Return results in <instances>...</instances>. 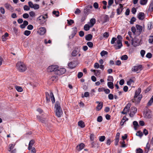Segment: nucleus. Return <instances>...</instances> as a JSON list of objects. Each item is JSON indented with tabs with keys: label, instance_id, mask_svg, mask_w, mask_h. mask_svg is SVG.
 Wrapping results in <instances>:
<instances>
[{
	"label": "nucleus",
	"instance_id": "nucleus-10",
	"mask_svg": "<svg viewBox=\"0 0 153 153\" xmlns=\"http://www.w3.org/2000/svg\"><path fill=\"white\" fill-rule=\"evenodd\" d=\"M142 65H140L137 66H134L132 68V71L134 72H137L138 71H141L142 70Z\"/></svg>",
	"mask_w": 153,
	"mask_h": 153
},
{
	"label": "nucleus",
	"instance_id": "nucleus-27",
	"mask_svg": "<svg viewBox=\"0 0 153 153\" xmlns=\"http://www.w3.org/2000/svg\"><path fill=\"white\" fill-rule=\"evenodd\" d=\"M148 10L149 11L151 12L153 10V0L152 1L150 5Z\"/></svg>",
	"mask_w": 153,
	"mask_h": 153
},
{
	"label": "nucleus",
	"instance_id": "nucleus-52",
	"mask_svg": "<svg viewBox=\"0 0 153 153\" xmlns=\"http://www.w3.org/2000/svg\"><path fill=\"white\" fill-rule=\"evenodd\" d=\"M83 75V74L82 72H79L77 74V77L79 79L81 78Z\"/></svg>",
	"mask_w": 153,
	"mask_h": 153
},
{
	"label": "nucleus",
	"instance_id": "nucleus-42",
	"mask_svg": "<svg viewBox=\"0 0 153 153\" xmlns=\"http://www.w3.org/2000/svg\"><path fill=\"white\" fill-rule=\"evenodd\" d=\"M87 45L90 48H92L93 47V43L91 42H89L87 43Z\"/></svg>",
	"mask_w": 153,
	"mask_h": 153
},
{
	"label": "nucleus",
	"instance_id": "nucleus-51",
	"mask_svg": "<svg viewBox=\"0 0 153 153\" xmlns=\"http://www.w3.org/2000/svg\"><path fill=\"white\" fill-rule=\"evenodd\" d=\"M143 150L140 148L137 149H136V153H143Z\"/></svg>",
	"mask_w": 153,
	"mask_h": 153
},
{
	"label": "nucleus",
	"instance_id": "nucleus-41",
	"mask_svg": "<svg viewBox=\"0 0 153 153\" xmlns=\"http://www.w3.org/2000/svg\"><path fill=\"white\" fill-rule=\"evenodd\" d=\"M39 4H34L33 5V8L35 10H37L39 9Z\"/></svg>",
	"mask_w": 153,
	"mask_h": 153
},
{
	"label": "nucleus",
	"instance_id": "nucleus-7",
	"mask_svg": "<svg viewBox=\"0 0 153 153\" xmlns=\"http://www.w3.org/2000/svg\"><path fill=\"white\" fill-rule=\"evenodd\" d=\"M66 71V70L65 68H59L58 67V68L55 72V74L59 76L62 75L64 74Z\"/></svg>",
	"mask_w": 153,
	"mask_h": 153
},
{
	"label": "nucleus",
	"instance_id": "nucleus-23",
	"mask_svg": "<svg viewBox=\"0 0 153 153\" xmlns=\"http://www.w3.org/2000/svg\"><path fill=\"white\" fill-rule=\"evenodd\" d=\"M78 125L79 126L82 128L84 127L85 126L84 123L82 120H80L78 122Z\"/></svg>",
	"mask_w": 153,
	"mask_h": 153
},
{
	"label": "nucleus",
	"instance_id": "nucleus-31",
	"mask_svg": "<svg viewBox=\"0 0 153 153\" xmlns=\"http://www.w3.org/2000/svg\"><path fill=\"white\" fill-rule=\"evenodd\" d=\"M90 28V27L89 25L88 24L85 25L84 27V29L86 31L88 30Z\"/></svg>",
	"mask_w": 153,
	"mask_h": 153
},
{
	"label": "nucleus",
	"instance_id": "nucleus-49",
	"mask_svg": "<svg viewBox=\"0 0 153 153\" xmlns=\"http://www.w3.org/2000/svg\"><path fill=\"white\" fill-rule=\"evenodd\" d=\"M134 82V80L132 79H129V81H128L127 82V85H131V84L132 83Z\"/></svg>",
	"mask_w": 153,
	"mask_h": 153
},
{
	"label": "nucleus",
	"instance_id": "nucleus-60",
	"mask_svg": "<svg viewBox=\"0 0 153 153\" xmlns=\"http://www.w3.org/2000/svg\"><path fill=\"white\" fill-rule=\"evenodd\" d=\"M24 9L25 10L28 11L30 10V8L29 6L25 5L24 7Z\"/></svg>",
	"mask_w": 153,
	"mask_h": 153
},
{
	"label": "nucleus",
	"instance_id": "nucleus-18",
	"mask_svg": "<svg viewBox=\"0 0 153 153\" xmlns=\"http://www.w3.org/2000/svg\"><path fill=\"white\" fill-rule=\"evenodd\" d=\"M69 68L71 69H73L76 67V65L74 62H71L68 64Z\"/></svg>",
	"mask_w": 153,
	"mask_h": 153
},
{
	"label": "nucleus",
	"instance_id": "nucleus-21",
	"mask_svg": "<svg viewBox=\"0 0 153 153\" xmlns=\"http://www.w3.org/2000/svg\"><path fill=\"white\" fill-rule=\"evenodd\" d=\"M150 148V145L149 143H148L146 145V146L145 148V150L144 151L145 153H147L149 151V150Z\"/></svg>",
	"mask_w": 153,
	"mask_h": 153
},
{
	"label": "nucleus",
	"instance_id": "nucleus-9",
	"mask_svg": "<svg viewBox=\"0 0 153 153\" xmlns=\"http://www.w3.org/2000/svg\"><path fill=\"white\" fill-rule=\"evenodd\" d=\"M131 106V104L129 103H128L125 107L123 111L122 112V113L123 114H126L127 112L129 111Z\"/></svg>",
	"mask_w": 153,
	"mask_h": 153
},
{
	"label": "nucleus",
	"instance_id": "nucleus-36",
	"mask_svg": "<svg viewBox=\"0 0 153 153\" xmlns=\"http://www.w3.org/2000/svg\"><path fill=\"white\" fill-rule=\"evenodd\" d=\"M128 58L127 56L126 55H123L121 57V59L122 60H126Z\"/></svg>",
	"mask_w": 153,
	"mask_h": 153
},
{
	"label": "nucleus",
	"instance_id": "nucleus-4",
	"mask_svg": "<svg viewBox=\"0 0 153 153\" xmlns=\"http://www.w3.org/2000/svg\"><path fill=\"white\" fill-rule=\"evenodd\" d=\"M117 42L118 45H115L114 46L115 49L116 50L120 49L123 46L122 43V40L123 38L122 36L120 35H118L117 37Z\"/></svg>",
	"mask_w": 153,
	"mask_h": 153
},
{
	"label": "nucleus",
	"instance_id": "nucleus-29",
	"mask_svg": "<svg viewBox=\"0 0 153 153\" xmlns=\"http://www.w3.org/2000/svg\"><path fill=\"white\" fill-rule=\"evenodd\" d=\"M133 123L134 126V129L135 130L137 129V127L139 126V125L138 124L137 122L136 121H134L133 122Z\"/></svg>",
	"mask_w": 153,
	"mask_h": 153
},
{
	"label": "nucleus",
	"instance_id": "nucleus-39",
	"mask_svg": "<svg viewBox=\"0 0 153 153\" xmlns=\"http://www.w3.org/2000/svg\"><path fill=\"white\" fill-rule=\"evenodd\" d=\"M59 12L58 11H55V10H54L53 12V14L54 15H55V16H57V17H58V16H59Z\"/></svg>",
	"mask_w": 153,
	"mask_h": 153
},
{
	"label": "nucleus",
	"instance_id": "nucleus-12",
	"mask_svg": "<svg viewBox=\"0 0 153 153\" xmlns=\"http://www.w3.org/2000/svg\"><path fill=\"white\" fill-rule=\"evenodd\" d=\"M5 7L8 10L13 12V8L11 5L7 3L5 4L4 5Z\"/></svg>",
	"mask_w": 153,
	"mask_h": 153
},
{
	"label": "nucleus",
	"instance_id": "nucleus-24",
	"mask_svg": "<svg viewBox=\"0 0 153 153\" xmlns=\"http://www.w3.org/2000/svg\"><path fill=\"white\" fill-rule=\"evenodd\" d=\"M50 97L51 99V100L52 103H54L55 102V99L53 93L51 91L50 92Z\"/></svg>",
	"mask_w": 153,
	"mask_h": 153
},
{
	"label": "nucleus",
	"instance_id": "nucleus-61",
	"mask_svg": "<svg viewBox=\"0 0 153 153\" xmlns=\"http://www.w3.org/2000/svg\"><path fill=\"white\" fill-rule=\"evenodd\" d=\"M108 98L110 100H112L114 99L113 95L111 94H109L108 95Z\"/></svg>",
	"mask_w": 153,
	"mask_h": 153
},
{
	"label": "nucleus",
	"instance_id": "nucleus-30",
	"mask_svg": "<svg viewBox=\"0 0 153 153\" xmlns=\"http://www.w3.org/2000/svg\"><path fill=\"white\" fill-rule=\"evenodd\" d=\"M16 90L19 92H21L22 91V88L20 86H17L16 87Z\"/></svg>",
	"mask_w": 153,
	"mask_h": 153
},
{
	"label": "nucleus",
	"instance_id": "nucleus-11",
	"mask_svg": "<svg viewBox=\"0 0 153 153\" xmlns=\"http://www.w3.org/2000/svg\"><path fill=\"white\" fill-rule=\"evenodd\" d=\"M46 32V29L44 27H41L39 28V33L40 35H43Z\"/></svg>",
	"mask_w": 153,
	"mask_h": 153
},
{
	"label": "nucleus",
	"instance_id": "nucleus-15",
	"mask_svg": "<svg viewBox=\"0 0 153 153\" xmlns=\"http://www.w3.org/2000/svg\"><path fill=\"white\" fill-rule=\"evenodd\" d=\"M90 12V10L89 9L86 7L84 10V13L85 16H87Z\"/></svg>",
	"mask_w": 153,
	"mask_h": 153
},
{
	"label": "nucleus",
	"instance_id": "nucleus-58",
	"mask_svg": "<svg viewBox=\"0 0 153 153\" xmlns=\"http://www.w3.org/2000/svg\"><path fill=\"white\" fill-rule=\"evenodd\" d=\"M51 79L53 81H56L58 79V77L56 76H53L51 77Z\"/></svg>",
	"mask_w": 153,
	"mask_h": 153
},
{
	"label": "nucleus",
	"instance_id": "nucleus-50",
	"mask_svg": "<svg viewBox=\"0 0 153 153\" xmlns=\"http://www.w3.org/2000/svg\"><path fill=\"white\" fill-rule=\"evenodd\" d=\"M149 37L150 38L149 39V42L150 43H152L153 42V36L151 35Z\"/></svg>",
	"mask_w": 153,
	"mask_h": 153
},
{
	"label": "nucleus",
	"instance_id": "nucleus-14",
	"mask_svg": "<svg viewBox=\"0 0 153 153\" xmlns=\"http://www.w3.org/2000/svg\"><path fill=\"white\" fill-rule=\"evenodd\" d=\"M84 146V144L82 143L76 146V149L78 151H80L83 148Z\"/></svg>",
	"mask_w": 153,
	"mask_h": 153
},
{
	"label": "nucleus",
	"instance_id": "nucleus-54",
	"mask_svg": "<svg viewBox=\"0 0 153 153\" xmlns=\"http://www.w3.org/2000/svg\"><path fill=\"white\" fill-rule=\"evenodd\" d=\"M108 54V52L106 51H102L100 53V55L102 56H103L105 55L106 54Z\"/></svg>",
	"mask_w": 153,
	"mask_h": 153
},
{
	"label": "nucleus",
	"instance_id": "nucleus-56",
	"mask_svg": "<svg viewBox=\"0 0 153 153\" xmlns=\"http://www.w3.org/2000/svg\"><path fill=\"white\" fill-rule=\"evenodd\" d=\"M146 57L148 58H151L152 57V55L150 53H148L146 55Z\"/></svg>",
	"mask_w": 153,
	"mask_h": 153
},
{
	"label": "nucleus",
	"instance_id": "nucleus-53",
	"mask_svg": "<svg viewBox=\"0 0 153 153\" xmlns=\"http://www.w3.org/2000/svg\"><path fill=\"white\" fill-rule=\"evenodd\" d=\"M97 121L99 122H101L102 120V116H98L97 118Z\"/></svg>",
	"mask_w": 153,
	"mask_h": 153
},
{
	"label": "nucleus",
	"instance_id": "nucleus-25",
	"mask_svg": "<svg viewBox=\"0 0 153 153\" xmlns=\"http://www.w3.org/2000/svg\"><path fill=\"white\" fill-rule=\"evenodd\" d=\"M107 85L108 87L110 89H112L114 88L113 83L111 82H108L107 83Z\"/></svg>",
	"mask_w": 153,
	"mask_h": 153
},
{
	"label": "nucleus",
	"instance_id": "nucleus-22",
	"mask_svg": "<svg viewBox=\"0 0 153 153\" xmlns=\"http://www.w3.org/2000/svg\"><path fill=\"white\" fill-rule=\"evenodd\" d=\"M45 96L46 100L48 102H50V94H49L48 92H46L45 93Z\"/></svg>",
	"mask_w": 153,
	"mask_h": 153
},
{
	"label": "nucleus",
	"instance_id": "nucleus-47",
	"mask_svg": "<svg viewBox=\"0 0 153 153\" xmlns=\"http://www.w3.org/2000/svg\"><path fill=\"white\" fill-rule=\"evenodd\" d=\"M109 20V18L108 16L106 15L104 18V22H107Z\"/></svg>",
	"mask_w": 153,
	"mask_h": 153
},
{
	"label": "nucleus",
	"instance_id": "nucleus-8",
	"mask_svg": "<svg viewBox=\"0 0 153 153\" xmlns=\"http://www.w3.org/2000/svg\"><path fill=\"white\" fill-rule=\"evenodd\" d=\"M131 44L134 47H137L140 45L139 39L137 38H135L134 39L132 38L131 40Z\"/></svg>",
	"mask_w": 153,
	"mask_h": 153
},
{
	"label": "nucleus",
	"instance_id": "nucleus-40",
	"mask_svg": "<svg viewBox=\"0 0 153 153\" xmlns=\"http://www.w3.org/2000/svg\"><path fill=\"white\" fill-rule=\"evenodd\" d=\"M136 135L137 136H139L140 137H142L143 134L142 132H141L140 131H138L137 133H136Z\"/></svg>",
	"mask_w": 153,
	"mask_h": 153
},
{
	"label": "nucleus",
	"instance_id": "nucleus-35",
	"mask_svg": "<svg viewBox=\"0 0 153 153\" xmlns=\"http://www.w3.org/2000/svg\"><path fill=\"white\" fill-rule=\"evenodd\" d=\"M105 137L104 136H102L99 137V140L101 142L105 140Z\"/></svg>",
	"mask_w": 153,
	"mask_h": 153
},
{
	"label": "nucleus",
	"instance_id": "nucleus-5",
	"mask_svg": "<svg viewBox=\"0 0 153 153\" xmlns=\"http://www.w3.org/2000/svg\"><path fill=\"white\" fill-rule=\"evenodd\" d=\"M58 66L57 65H52L50 66L48 68V72H54L55 74V72L57 71Z\"/></svg>",
	"mask_w": 153,
	"mask_h": 153
},
{
	"label": "nucleus",
	"instance_id": "nucleus-63",
	"mask_svg": "<svg viewBox=\"0 0 153 153\" xmlns=\"http://www.w3.org/2000/svg\"><path fill=\"white\" fill-rule=\"evenodd\" d=\"M81 13L80 10L79 8H77L75 11L74 13L76 15H78Z\"/></svg>",
	"mask_w": 153,
	"mask_h": 153
},
{
	"label": "nucleus",
	"instance_id": "nucleus-13",
	"mask_svg": "<svg viewBox=\"0 0 153 153\" xmlns=\"http://www.w3.org/2000/svg\"><path fill=\"white\" fill-rule=\"evenodd\" d=\"M120 7L117 9V15H120L123 9V6L121 4H120Z\"/></svg>",
	"mask_w": 153,
	"mask_h": 153
},
{
	"label": "nucleus",
	"instance_id": "nucleus-20",
	"mask_svg": "<svg viewBox=\"0 0 153 153\" xmlns=\"http://www.w3.org/2000/svg\"><path fill=\"white\" fill-rule=\"evenodd\" d=\"M92 36L91 34H88L85 36V39L87 41H90L92 39Z\"/></svg>",
	"mask_w": 153,
	"mask_h": 153
},
{
	"label": "nucleus",
	"instance_id": "nucleus-48",
	"mask_svg": "<svg viewBox=\"0 0 153 153\" xmlns=\"http://www.w3.org/2000/svg\"><path fill=\"white\" fill-rule=\"evenodd\" d=\"M117 40V39L115 37H113L111 41V44H113L115 43V42Z\"/></svg>",
	"mask_w": 153,
	"mask_h": 153
},
{
	"label": "nucleus",
	"instance_id": "nucleus-28",
	"mask_svg": "<svg viewBox=\"0 0 153 153\" xmlns=\"http://www.w3.org/2000/svg\"><path fill=\"white\" fill-rule=\"evenodd\" d=\"M148 0H140V3L142 5H144L146 4Z\"/></svg>",
	"mask_w": 153,
	"mask_h": 153
},
{
	"label": "nucleus",
	"instance_id": "nucleus-17",
	"mask_svg": "<svg viewBox=\"0 0 153 153\" xmlns=\"http://www.w3.org/2000/svg\"><path fill=\"white\" fill-rule=\"evenodd\" d=\"M103 105V102H100L96 107L97 110V111H100L102 108Z\"/></svg>",
	"mask_w": 153,
	"mask_h": 153
},
{
	"label": "nucleus",
	"instance_id": "nucleus-2",
	"mask_svg": "<svg viewBox=\"0 0 153 153\" xmlns=\"http://www.w3.org/2000/svg\"><path fill=\"white\" fill-rule=\"evenodd\" d=\"M55 108H56L55 111L56 115L58 117H60L63 113V112L59 101H56L55 105Z\"/></svg>",
	"mask_w": 153,
	"mask_h": 153
},
{
	"label": "nucleus",
	"instance_id": "nucleus-62",
	"mask_svg": "<svg viewBox=\"0 0 153 153\" xmlns=\"http://www.w3.org/2000/svg\"><path fill=\"white\" fill-rule=\"evenodd\" d=\"M22 16L25 19H27L29 17V16L28 14L25 13Z\"/></svg>",
	"mask_w": 153,
	"mask_h": 153
},
{
	"label": "nucleus",
	"instance_id": "nucleus-26",
	"mask_svg": "<svg viewBox=\"0 0 153 153\" xmlns=\"http://www.w3.org/2000/svg\"><path fill=\"white\" fill-rule=\"evenodd\" d=\"M137 108L135 107H132L130 110V112L131 113H134L135 114L137 111Z\"/></svg>",
	"mask_w": 153,
	"mask_h": 153
},
{
	"label": "nucleus",
	"instance_id": "nucleus-55",
	"mask_svg": "<svg viewBox=\"0 0 153 153\" xmlns=\"http://www.w3.org/2000/svg\"><path fill=\"white\" fill-rule=\"evenodd\" d=\"M89 93L88 92H86L84 93V96L82 95V98H83L84 97H89Z\"/></svg>",
	"mask_w": 153,
	"mask_h": 153
},
{
	"label": "nucleus",
	"instance_id": "nucleus-33",
	"mask_svg": "<svg viewBox=\"0 0 153 153\" xmlns=\"http://www.w3.org/2000/svg\"><path fill=\"white\" fill-rule=\"evenodd\" d=\"M67 23L69 25H71L74 23V21L72 19L67 20Z\"/></svg>",
	"mask_w": 153,
	"mask_h": 153
},
{
	"label": "nucleus",
	"instance_id": "nucleus-45",
	"mask_svg": "<svg viewBox=\"0 0 153 153\" xmlns=\"http://www.w3.org/2000/svg\"><path fill=\"white\" fill-rule=\"evenodd\" d=\"M31 33V32L30 31L26 30L24 32V34L26 36H29Z\"/></svg>",
	"mask_w": 153,
	"mask_h": 153
},
{
	"label": "nucleus",
	"instance_id": "nucleus-59",
	"mask_svg": "<svg viewBox=\"0 0 153 153\" xmlns=\"http://www.w3.org/2000/svg\"><path fill=\"white\" fill-rule=\"evenodd\" d=\"M28 4L29 6V7L31 8H33L34 4H33L32 2L31 1H29L28 2Z\"/></svg>",
	"mask_w": 153,
	"mask_h": 153
},
{
	"label": "nucleus",
	"instance_id": "nucleus-57",
	"mask_svg": "<svg viewBox=\"0 0 153 153\" xmlns=\"http://www.w3.org/2000/svg\"><path fill=\"white\" fill-rule=\"evenodd\" d=\"M140 53L142 57H143L145 53V51L143 50H141L140 51Z\"/></svg>",
	"mask_w": 153,
	"mask_h": 153
},
{
	"label": "nucleus",
	"instance_id": "nucleus-6",
	"mask_svg": "<svg viewBox=\"0 0 153 153\" xmlns=\"http://www.w3.org/2000/svg\"><path fill=\"white\" fill-rule=\"evenodd\" d=\"M143 115L146 118H150L151 117V112L150 110L147 108L144 111Z\"/></svg>",
	"mask_w": 153,
	"mask_h": 153
},
{
	"label": "nucleus",
	"instance_id": "nucleus-1",
	"mask_svg": "<svg viewBox=\"0 0 153 153\" xmlns=\"http://www.w3.org/2000/svg\"><path fill=\"white\" fill-rule=\"evenodd\" d=\"M141 92V89L140 88H138L135 92V95L132 101L133 102H134L136 105L139 103L142 97V95L140 94Z\"/></svg>",
	"mask_w": 153,
	"mask_h": 153
},
{
	"label": "nucleus",
	"instance_id": "nucleus-3",
	"mask_svg": "<svg viewBox=\"0 0 153 153\" xmlns=\"http://www.w3.org/2000/svg\"><path fill=\"white\" fill-rule=\"evenodd\" d=\"M16 66L17 69L21 72L25 71L27 69L25 64L22 62H18L16 65Z\"/></svg>",
	"mask_w": 153,
	"mask_h": 153
},
{
	"label": "nucleus",
	"instance_id": "nucleus-46",
	"mask_svg": "<svg viewBox=\"0 0 153 153\" xmlns=\"http://www.w3.org/2000/svg\"><path fill=\"white\" fill-rule=\"evenodd\" d=\"M77 51L76 50H74L72 52L71 55L72 56H76L77 54Z\"/></svg>",
	"mask_w": 153,
	"mask_h": 153
},
{
	"label": "nucleus",
	"instance_id": "nucleus-32",
	"mask_svg": "<svg viewBox=\"0 0 153 153\" xmlns=\"http://www.w3.org/2000/svg\"><path fill=\"white\" fill-rule=\"evenodd\" d=\"M48 18V15L47 14H46L44 16H39V18H40L39 20L42 19H43L44 20Z\"/></svg>",
	"mask_w": 153,
	"mask_h": 153
},
{
	"label": "nucleus",
	"instance_id": "nucleus-37",
	"mask_svg": "<svg viewBox=\"0 0 153 153\" xmlns=\"http://www.w3.org/2000/svg\"><path fill=\"white\" fill-rule=\"evenodd\" d=\"M14 145L13 144H10L9 146V149L8 150L10 152L11 149L13 148Z\"/></svg>",
	"mask_w": 153,
	"mask_h": 153
},
{
	"label": "nucleus",
	"instance_id": "nucleus-34",
	"mask_svg": "<svg viewBox=\"0 0 153 153\" xmlns=\"http://www.w3.org/2000/svg\"><path fill=\"white\" fill-rule=\"evenodd\" d=\"M90 23L91 24V26H93L96 23V19H91L90 20Z\"/></svg>",
	"mask_w": 153,
	"mask_h": 153
},
{
	"label": "nucleus",
	"instance_id": "nucleus-43",
	"mask_svg": "<svg viewBox=\"0 0 153 153\" xmlns=\"http://www.w3.org/2000/svg\"><path fill=\"white\" fill-rule=\"evenodd\" d=\"M37 118L42 123H43L45 121L44 119L41 118L39 116H37Z\"/></svg>",
	"mask_w": 153,
	"mask_h": 153
},
{
	"label": "nucleus",
	"instance_id": "nucleus-44",
	"mask_svg": "<svg viewBox=\"0 0 153 153\" xmlns=\"http://www.w3.org/2000/svg\"><path fill=\"white\" fill-rule=\"evenodd\" d=\"M136 20V19L134 17H133L131 19L130 21V23L131 24H134V22Z\"/></svg>",
	"mask_w": 153,
	"mask_h": 153
},
{
	"label": "nucleus",
	"instance_id": "nucleus-16",
	"mask_svg": "<svg viewBox=\"0 0 153 153\" xmlns=\"http://www.w3.org/2000/svg\"><path fill=\"white\" fill-rule=\"evenodd\" d=\"M144 17V14L143 13L140 12L138 14V18L140 20H142L143 19Z\"/></svg>",
	"mask_w": 153,
	"mask_h": 153
},
{
	"label": "nucleus",
	"instance_id": "nucleus-64",
	"mask_svg": "<svg viewBox=\"0 0 153 153\" xmlns=\"http://www.w3.org/2000/svg\"><path fill=\"white\" fill-rule=\"evenodd\" d=\"M36 150L34 147H33L32 149L30 151V153H36Z\"/></svg>",
	"mask_w": 153,
	"mask_h": 153
},
{
	"label": "nucleus",
	"instance_id": "nucleus-38",
	"mask_svg": "<svg viewBox=\"0 0 153 153\" xmlns=\"http://www.w3.org/2000/svg\"><path fill=\"white\" fill-rule=\"evenodd\" d=\"M72 29L73 30L72 33L76 34L77 32V30L76 27H74L72 28Z\"/></svg>",
	"mask_w": 153,
	"mask_h": 153
},
{
	"label": "nucleus",
	"instance_id": "nucleus-19",
	"mask_svg": "<svg viewBox=\"0 0 153 153\" xmlns=\"http://www.w3.org/2000/svg\"><path fill=\"white\" fill-rule=\"evenodd\" d=\"M136 27L137 30L139 31V32L140 33L142 30L143 27H142L138 25H136Z\"/></svg>",
	"mask_w": 153,
	"mask_h": 153
}]
</instances>
